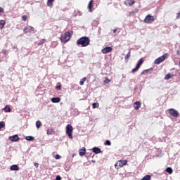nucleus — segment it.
<instances>
[{
    "instance_id": "9",
    "label": "nucleus",
    "mask_w": 180,
    "mask_h": 180,
    "mask_svg": "<svg viewBox=\"0 0 180 180\" xmlns=\"http://www.w3.org/2000/svg\"><path fill=\"white\" fill-rule=\"evenodd\" d=\"M113 49L110 46H107L101 50L103 54H107V53H110Z\"/></svg>"
},
{
    "instance_id": "46",
    "label": "nucleus",
    "mask_w": 180,
    "mask_h": 180,
    "mask_svg": "<svg viewBox=\"0 0 180 180\" xmlns=\"http://www.w3.org/2000/svg\"><path fill=\"white\" fill-rule=\"evenodd\" d=\"M179 65H180V61L179 62Z\"/></svg>"
},
{
    "instance_id": "6",
    "label": "nucleus",
    "mask_w": 180,
    "mask_h": 180,
    "mask_svg": "<svg viewBox=\"0 0 180 180\" xmlns=\"http://www.w3.org/2000/svg\"><path fill=\"white\" fill-rule=\"evenodd\" d=\"M154 20H155L154 16H152L151 15H148L144 19V22L150 24V23H153Z\"/></svg>"
},
{
    "instance_id": "5",
    "label": "nucleus",
    "mask_w": 180,
    "mask_h": 180,
    "mask_svg": "<svg viewBox=\"0 0 180 180\" xmlns=\"http://www.w3.org/2000/svg\"><path fill=\"white\" fill-rule=\"evenodd\" d=\"M167 112H169L170 116H172L173 117H178V116H179V113L175 109L170 108L167 110Z\"/></svg>"
},
{
    "instance_id": "45",
    "label": "nucleus",
    "mask_w": 180,
    "mask_h": 180,
    "mask_svg": "<svg viewBox=\"0 0 180 180\" xmlns=\"http://www.w3.org/2000/svg\"><path fill=\"white\" fill-rule=\"evenodd\" d=\"M180 13H178V15L176 16V19H179Z\"/></svg>"
},
{
    "instance_id": "41",
    "label": "nucleus",
    "mask_w": 180,
    "mask_h": 180,
    "mask_svg": "<svg viewBox=\"0 0 180 180\" xmlns=\"http://www.w3.org/2000/svg\"><path fill=\"white\" fill-rule=\"evenodd\" d=\"M56 180H61V176H59V175L56 176Z\"/></svg>"
},
{
    "instance_id": "19",
    "label": "nucleus",
    "mask_w": 180,
    "mask_h": 180,
    "mask_svg": "<svg viewBox=\"0 0 180 180\" xmlns=\"http://www.w3.org/2000/svg\"><path fill=\"white\" fill-rule=\"evenodd\" d=\"M150 71H153V69L150 68V69L144 70L141 72V75H147V74H148Z\"/></svg>"
},
{
    "instance_id": "31",
    "label": "nucleus",
    "mask_w": 180,
    "mask_h": 180,
    "mask_svg": "<svg viewBox=\"0 0 180 180\" xmlns=\"http://www.w3.org/2000/svg\"><path fill=\"white\" fill-rule=\"evenodd\" d=\"M137 12H139V9H135L134 11H131V12L129 13V16H133V15H134V14H135V13H137Z\"/></svg>"
},
{
    "instance_id": "43",
    "label": "nucleus",
    "mask_w": 180,
    "mask_h": 180,
    "mask_svg": "<svg viewBox=\"0 0 180 180\" xmlns=\"http://www.w3.org/2000/svg\"><path fill=\"white\" fill-rule=\"evenodd\" d=\"M2 12H4V8H2V7H0V13H2Z\"/></svg>"
},
{
    "instance_id": "20",
    "label": "nucleus",
    "mask_w": 180,
    "mask_h": 180,
    "mask_svg": "<svg viewBox=\"0 0 180 180\" xmlns=\"http://www.w3.org/2000/svg\"><path fill=\"white\" fill-rule=\"evenodd\" d=\"M5 25H6V22L4 20H0V29H4L5 27Z\"/></svg>"
},
{
    "instance_id": "2",
    "label": "nucleus",
    "mask_w": 180,
    "mask_h": 180,
    "mask_svg": "<svg viewBox=\"0 0 180 180\" xmlns=\"http://www.w3.org/2000/svg\"><path fill=\"white\" fill-rule=\"evenodd\" d=\"M72 36V31H68L60 36V40L62 43H67L71 40Z\"/></svg>"
},
{
    "instance_id": "30",
    "label": "nucleus",
    "mask_w": 180,
    "mask_h": 180,
    "mask_svg": "<svg viewBox=\"0 0 180 180\" xmlns=\"http://www.w3.org/2000/svg\"><path fill=\"white\" fill-rule=\"evenodd\" d=\"M166 172H167L168 174H172L173 172V170H172V168L171 167H167L166 169H165Z\"/></svg>"
},
{
    "instance_id": "33",
    "label": "nucleus",
    "mask_w": 180,
    "mask_h": 180,
    "mask_svg": "<svg viewBox=\"0 0 180 180\" xmlns=\"http://www.w3.org/2000/svg\"><path fill=\"white\" fill-rule=\"evenodd\" d=\"M47 6H49L50 8H52L53 7V1H48Z\"/></svg>"
},
{
    "instance_id": "26",
    "label": "nucleus",
    "mask_w": 180,
    "mask_h": 180,
    "mask_svg": "<svg viewBox=\"0 0 180 180\" xmlns=\"http://www.w3.org/2000/svg\"><path fill=\"white\" fill-rule=\"evenodd\" d=\"M36 127L37 129H40V127H41V122L40 121H37L36 122Z\"/></svg>"
},
{
    "instance_id": "28",
    "label": "nucleus",
    "mask_w": 180,
    "mask_h": 180,
    "mask_svg": "<svg viewBox=\"0 0 180 180\" xmlns=\"http://www.w3.org/2000/svg\"><path fill=\"white\" fill-rule=\"evenodd\" d=\"M93 109H96V108H99V103H94L92 104Z\"/></svg>"
},
{
    "instance_id": "4",
    "label": "nucleus",
    "mask_w": 180,
    "mask_h": 180,
    "mask_svg": "<svg viewBox=\"0 0 180 180\" xmlns=\"http://www.w3.org/2000/svg\"><path fill=\"white\" fill-rule=\"evenodd\" d=\"M167 56H168L167 53L164 54L163 56L158 58L155 60L154 64H161V63H163V61L165 60V58H167Z\"/></svg>"
},
{
    "instance_id": "47",
    "label": "nucleus",
    "mask_w": 180,
    "mask_h": 180,
    "mask_svg": "<svg viewBox=\"0 0 180 180\" xmlns=\"http://www.w3.org/2000/svg\"><path fill=\"white\" fill-rule=\"evenodd\" d=\"M48 1H54V0H48Z\"/></svg>"
},
{
    "instance_id": "24",
    "label": "nucleus",
    "mask_w": 180,
    "mask_h": 180,
    "mask_svg": "<svg viewBox=\"0 0 180 180\" xmlns=\"http://www.w3.org/2000/svg\"><path fill=\"white\" fill-rule=\"evenodd\" d=\"M85 81H86V77H83L82 79H80L79 85L82 86L84 85Z\"/></svg>"
},
{
    "instance_id": "8",
    "label": "nucleus",
    "mask_w": 180,
    "mask_h": 180,
    "mask_svg": "<svg viewBox=\"0 0 180 180\" xmlns=\"http://www.w3.org/2000/svg\"><path fill=\"white\" fill-rule=\"evenodd\" d=\"M126 164H127V160H119L115 165V168H117V167H122L124 165H126Z\"/></svg>"
},
{
    "instance_id": "42",
    "label": "nucleus",
    "mask_w": 180,
    "mask_h": 180,
    "mask_svg": "<svg viewBox=\"0 0 180 180\" xmlns=\"http://www.w3.org/2000/svg\"><path fill=\"white\" fill-rule=\"evenodd\" d=\"M34 165L36 168H39V163H34Z\"/></svg>"
},
{
    "instance_id": "7",
    "label": "nucleus",
    "mask_w": 180,
    "mask_h": 180,
    "mask_svg": "<svg viewBox=\"0 0 180 180\" xmlns=\"http://www.w3.org/2000/svg\"><path fill=\"white\" fill-rule=\"evenodd\" d=\"M23 32L25 34H27V33H32V32H34V27L32 26H27L24 29Z\"/></svg>"
},
{
    "instance_id": "16",
    "label": "nucleus",
    "mask_w": 180,
    "mask_h": 180,
    "mask_svg": "<svg viewBox=\"0 0 180 180\" xmlns=\"http://www.w3.org/2000/svg\"><path fill=\"white\" fill-rule=\"evenodd\" d=\"M86 150L85 149V147H83L82 149L79 150V154L80 157H84V155L85 154Z\"/></svg>"
},
{
    "instance_id": "34",
    "label": "nucleus",
    "mask_w": 180,
    "mask_h": 180,
    "mask_svg": "<svg viewBox=\"0 0 180 180\" xmlns=\"http://www.w3.org/2000/svg\"><path fill=\"white\" fill-rule=\"evenodd\" d=\"M139 68H140L136 65L135 68L132 69L131 72L133 73L136 72V71H139Z\"/></svg>"
},
{
    "instance_id": "11",
    "label": "nucleus",
    "mask_w": 180,
    "mask_h": 180,
    "mask_svg": "<svg viewBox=\"0 0 180 180\" xmlns=\"http://www.w3.org/2000/svg\"><path fill=\"white\" fill-rule=\"evenodd\" d=\"M92 151L93 153H94V154H101V153H102V150H101V148L98 147L93 148Z\"/></svg>"
},
{
    "instance_id": "1",
    "label": "nucleus",
    "mask_w": 180,
    "mask_h": 180,
    "mask_svg": "<svg viewBox=\"0 0 180 180\" xmlns=\"http://www.w3.org/2000/svg\"><path fill=\"white\" fill-rule=\"evenodd\" d=\"M90 43L91 39H89V37H81L77 41V46H81V47H86L87 46H89Z\"/></svg>"
},
{
    "instance_id": "25",
    "label": "nucleus",
    "mask_w": 180,
    "mask_h": 180,
    "mask_svg": "<svg viewBox=\"0 0 180 180\" xmlns=\"http://www.w3.org/2000/svg\"><path fill=\"white\" fill-rule=\"evenodd\" d=\"M172 77H173V75L169 73L165 75V79H166V80L170 79V78H172Z\"/></svg>"
},
{
    "instance_id": "15",
    "label": "nucleus",
    "mask_w": 180,
    "mask_h": 180,
    "mask_svg": "<svg viewBox=\"0 0 180 180\" xmlns=\"http://www.w3.org/2000/svg\"><path fill=\"white\" fill-rule=\"evenodd\" d=\"M61 98H60V97H56V98H51V102H53V103H58L59 102H60Z\"/></svg>"
},
{
    "instance_id": "35",
    "label": "nucleus",
    "mask_w": 180,
    "mask_h": 180,
    "mask_svg": "<svg viewBox=\"0 0 180 180\" xmlns=\"http://www.w3.org/2000/svg\"><path fill=\"white\" fill-rule=\"evenodd\" d=\"M104 144L105 146H111L112 143L110 142V141L106 140Z\"/></svg>"
},
{
    "instance_id": "17",
    "label": "nucleus",
    "mask_w": 180,
    "mask_h": 180,
    "mask_svg": "<svg viewBox=\"0 0 180 180\" xmlns=\"http://www.w3.org/2000/svg\"><path fill=\"white\" fill-rule=\"evenodd\" d=\"M92 8H94V1H90L88 5L89 12H92Z\"/></svg>"
},
{
    "instance_id": "38",
    "label": "nucleus",
    "mask_w": 180,
    "mask_h": 180,
    "mask_svg": "<svg viewBox=\"0 0 180 180\" xmlns=\"http://www.w3.org/2000/svg\"><path fill=\"white\" fill-rule=\"evenodd\" d=\"M56 89H57L58 91H61V85L56 86Z\"/></svg>"
},
{
    "instance_id": "21",
    "label": "nucleus",
    "mask_w": 180,
    "mask_h": 180,
    "mask_svg": "<svg viewBox=\"0 0 180 180\" xmlns=\"http://www.w3.org/2000/svg\"><path fill=\"white\" fill-rule=\"evenodd\" d=\"M130 57H131V52L129 51L125 56L124 59H125V63H129V59L130 58Z\"/></svg>"
},
{
    "instance_id": "44",
    "label": "nucleus",
    "mask_w": 180,
    "mask_h": 180,
    "mask_svg": "<svg viewBox=\"0 0 180 180\" xmlns=\"http://www.w3.org/2000/svg\"><path fill=\"white\" fill-rule=\"evenodd\" d=\"M116 32H117V30H116V29L112 30V32H113V33H116Z\"/></svg>"
},
{
    "instance_id": "27",
    "label": "nucleus",
    "mask_w": 180,
    "mask_h": 180,
    "mask_svg": "<svg viewBox=\"0 0 180 180\" xmlns=\"http://www.w3.org/2000/svg\"><path fill=\"white\" fill-rule=\"evenodd\" d=\"M44 43H46V39H42L39 41L38 46H42V44H44Z\"/></svg>"
},
{
    "instance_id": "22",
    "label": "nucleus",
    "mask_w": 180,
    "mask_h": 180,
    "mask_svg": "<svg viewBox=\"0 0 180 180\" xmlns=\"http://www.w3.org/2000/svg\"><path fill=\"white\" fill-rule=\"evenodd\" d=\"M143 63H144V59L143 58H141L139 62L136 64V66L139 67L140 68V67H141V65L143 64Z\"/></svg>"
},
{
    "instance_id": "10",
    "label": "nucleus",
    "mask_w": 180,
    "mask_h": 180,
    "mask_svg": "<svg viewBox=\"0 0 180 180\" xmlns=\"http://www.w3.org/2000/svg\"><path fill=\"white\" fill-rule=\"evenodd\" d=\"M8 139L11 141H14V142H16V141H19V140L20 139L19 138V136L18 135H13L12 136H9Z\"/></svg>"
},
{
    "instance_id": "3",
    "label": "nucleus",
    "mask_w": 180,
    "mask_h": 180,
    "mask_svg": "<svg viewBox=\"0 0 180 180\" xmlns=\"http://www.w3.org/2000/svg\"><path fill=\"white\" fill-rule=\"evenodd\" d=\"M74 131V128L72 127V125L68 124L66 126V134L70 139V140H72V132Z\"/></svg>"
},
{
    "instance_id": "23",
    "label": "nucleus",
    "mask_w": 180,
    "mask_h": 180,
    "mask_svg": "<svg viewBox=\"0 0 180 180\" xmlns=\"http://www.w3.org/2000/svg\"><path fill=\"white\" fill-rule=\"evenodd\" d=\"M4 112H11V107L9 105H6V107L3 109Z\"/></svg>"
},
{
    "instance_id": "40",
    "label": "nucleus",
    "mask_w": 180,
    "mask_h": 180,
    "mask_svg": "<svg viewBox=\"0 0 180 180\" xmlns=\"http://www.w3.org/2000/svg\"><path fill=\"white\" fill-rule=\"evenodd\" d=\"M1 53L4 55L6 56V49H3Z\"/></svg>"
},
{
    "instance_id": "32",
    "label": "nucleus",
    "mask_w": 180,
    "mask_h": 180,
    "mask_svg": "<svg viewBox=\"0 0 180 180\" xmlns=\"http://www.w3.org/2000/svg\"><path fill=\"white\" fill-rule=\"evenodd\" d=\"M4 127H5V122L1 121L0 122V130L1 129H4Z\"/></svg>"
},
{
    "instance_id": "29",
    "label": "nucleus",
    "mask_w": 180,
    "mask_h": 180,
    "mask_svg": "<svg viewBox=\"0 0 180 180\" xmlns=\"http://www.w3.org/2000/svg\"><path fill=\"white\" fill-rule=\"evenodd\" d=\"M25 140H27V141H33V140H34V138L33 136H27L25 138Z\"/></svg>"
},
{
    "instance_id": "39",
    "label": "nucleus",
    "mask_w": 180,
    "mask_h": 180,
    "mask_svg": "<svg viewBox=\"0 0 180 180\" xmlns=\"http://www.w3.org/2000/svg\"><path fill=\"white\" fill-rule=\"evenodd\" d=\"M55 158H56V160H60V159H61V157H60V155H56L55 156Z\"/></svg>"
},
{
    "instance_id": "14",
    "label": "nucleus",
    "mask_w": 180,
    "mask_h": 180,
    "mask_svg": "<svg viewBox=\"0 0 180 180\" xmlns=\"http://www.w3.org/2000/svg\"><path fill=\"white\" fill-rule=\"evenodd\" d=\"M46 134H48V136H51L52 134H56V131H54V129H47Z\"/></svg>"
},
{
    "instance_id": "12",
    "label": "nucleus",
    "mask_w": 180,
    "mask_h": 180,
    "mask_svg": "<svg viewBox=\"0 0 180 180\" xmlns=\"http://www.w3.org/2000/svg\"><path fill=\"white\" fill-rule=\"evenodd\" d=\"M141 103L139 101H136L134 103V108L135 109V110H139V109H140V106H141Z\"/></svg>"
},
{
    "instance_id": "18",
    "label": "nucleus",
    "mask_w": 180,
    "mask_h": 180,
    "mask_svg": "<svg viewBox=\"0 0 180 180\" xmlns=\"http://www.w3.org/2000/svg\"><path fill=\"white\" fill-rule=\"evenodd\" d=\"M10 169L11 171H19V166L17 165H12L11 166Z\"/></svg>"
},
{
    "instance_id": "13",
    "label": "nucleus",
    "mask_w": 180,
    "mask_h": 180,
    "mask_svg": "<svg viewBox=\"0 0 180 180\" xmlns=\"http://www.w3.org/2000/svg\"><path fill=\"white\" fill-rule=\"evenodd\" d=\"M124 3L126 6H131V5H134L135 4L134 1H125Z\"/></svg>"
},
{
    "instance_id": "37",
    "label": "nucleus",
    "mask_w": 180,
    "mask_h": 180,
    "mask_svg": "<svg viewBox=\"0 0 180 180\" xmlns=\"http://www.w3.org/2000/svg\"><path fill=\"white\" fill-rule=\"evenodd\" d=\"M109 82H110V79L106 77L105 79L104 80V84H109Z\"/></svg>"
},
{
    "instance_id": "36",
    "label": "nucleus",
    "mask_w": 180,
    "mask_h": 180,
    "mask_svg": "<svg viewBox=\"0 0 180 180\" xmlns=\"http://www.w3.org/2000/svg\"><path fill=\"white\" fill-rule=\"evenodd\" d=\"M22 19L24 22H26L27 20V15H22Z\"/></svg>"
}]
</instances>
